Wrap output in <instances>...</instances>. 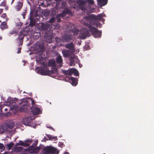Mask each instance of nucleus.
Listing matches in <instances>:
<instances>
[{"instance_id":"c85d7f7f","label":"nucleus","mask_w":154,"mask_h":154,"mask_svg":"<svg viewBox=\"0 0 154 154\" xmlns=\"http://www.w3.org/2000/svg\"><path fill=\"white\" fill-rule=\"evenodd\" d=\"M38 143V140H35L33 143L32 145L29 147V149H32L33 147H35L37 145Z\"/></svg>"},{"instance_id":"864d4df0","label":"nucleus","mask_w":154,"mask_h":154,"mask_svg":"<svg viewBox=\"0 0 154 154\" xmlns=\"http://www.w3.org/2000/svg\"><path fill=\"white\" fill-rule=\"evenodd\" d=\"M3 107L2 105H0V112L2 111Z\"/></svg>"},{"instance_id":"49530a36","label":"nucleus","mask_w":154,"mask_h":154,"mask_svg":"<svg viewBox=\"0 0 154 154\" xmlns=\"http://www.w3.org/2000/svg\"><path fill=\"white\" fill-rule=\"evenodd\" d=\"M56 41L58 43L60 41V39L58 37L55 38Z\"/></svg>"},{"instance_id":"4468645a","label":"nucleus","mask_w":154,"mask_h":154,"mask_svg":"<svg viewBox=\"0 0 154 154\" xmlns=\"http://www.w3.org/2000/svg\"><path fill=\"white\" fill-rule=\"evenodd\" d=\"M73 53L70 50H64L62 51L63 55L65 57H69Z\"/></svg>"},{"instance_id":"e2e57ef3","label":"nucleus","mask_w":154,"mask_h":154,"mask_svg":"<svg viewBox=\"0 0 154 154\" xmlns=\"http://www.w3.org/2000/svg\"><path fill=\"white\" fill-rule=\"evenodd\" d=\"M69 2H73V0H69Z\"/></svg>"},{"instance_id":"cd10ccee","label":"nucleus","mask_w":154,"mask_h":154,"mask_svg":"<svg viewBox=\"0 0 154 154\" xmlns=\"http://www.w3.org/2000/svg\"><path fill=\"white\" fill-rule=\"evenodd\" d=\"M47 136L49 140H54L55 141H56L57 140V137L52 136L50 134L47 135Z\"/></svg>"},{"instance_id":"e433bc0d","label":"nucleus","mask_w":154,"mask_h":154,"mask_svg":"<svg viewBox=\"0 0 154 154\" xmlns=\"http://www.w3.org/2000/svg\"><path fill=\"white\" fill-rule=\"evenodd\" d=\"M5 149V147L3 144L0 143V152L3 151Z\"/></svg>"},{"instance_id":"6e6d98bb","label":"nucleus","mask_w":154,"mask_h":154,"mask_svg":"<svg viewBox=\"0 0 154 154\" xmlns=\"http://www.w3.org/2000/svg\"><path fill=\"white\" fill-rule=\"evenodd\" d=\"M3 9H0V14L3 12Z\"/></svg>"},{"instance_id":"4be33fe9","label":"nucleus","mask_w":154,"mask_h":154,"mask_svg":"<svg viewBox=\"0 0 154 154\" xmlns=\"http://www.w3.org/2000/svg\"><path fill=\"white\" fill-rule=\"evenodd\" d=\"M22 103L23 104L20 108V110L21 111H24L26 109L27 106L26 103Z\"/></svg>"},{"instance_id":"9b49d317","label":"nucleus","mask_w":154,"mask_h":154,"mask_svg":"<svg viewBox=\"0 0 154 154\" xmlns=\"http://www.w3.org/2000/svg\"><path fill=\"white\" fill-rule=\"evenodd\" d=\"M31 111L33 115H38L40 114L41 110L38 108L33 106L31 108Z\"/></svg>"},{"instance_id":"1a4fd4ad","label":"nucleus","mask_w":154,"mask_h":154,"mask_svg":"<svg viewBox=\"0 0 154 154\" xmlns=\"http://www.w3.org/2000/svg\"><path fill=\"white\" fill-rule=\"evenodd\" d=\"M40 29L43 31L50 32V26L48 24L42 23L40 26Z\"/></svg>"},{"instance_id":"dca6fc26","label":"nucleus","mask_w":154,"mask_h":154,"mask_svg":"<svg viewBox=\"0 0 154 154\" xmlns=\"http://www.w3.org/2000/svg\"><path fill=\"white\" fill-rule=\"evenodd\" d=\"M69 80L72 82V84L73 86H75L77 84V79L71 77L69 78Z\"/></svg>"},{"instance_id":"f704fd0d","label":"nucleus","mask_w":154,"mask_h":154,"mask_svg":"<svg viewBox=\"0 0 154 154\" xmlns=\"http://www.w3.org/2000/svg\"><path fill=\"white\" fill-rule=\"evenodd\" d=\"M14 125L13 123L8 124L7 125V127L10 129H12L14 127Z\"/></svg>"},{"instance_id":"37998d69","label":"nucleus","mask_w":154,"mask_h":154,"mask_svg":"<svg viewBox=\"0 0 154 154\" xmlns=\"http://www.w3.org/2000/svg\"><path fill=\"white\" fill-rule=\"evenodd\" d=\"M55 20L54 17H51L49 20L48 22L50 23H53Z\"/></svg>"},{"instance_id":"a19ab883","label":"nucleus","mask_w":154,"mask_h":154,"mask_svg":"<svg viewBox=\"0 0 154 154\" xmlns=\"http://www.w3.org/2000/svg\"><path fill=\"white\" fill-rule=\"evenodd\" d=\"M40 51L42 53L45 51V48L44 46H42L40 48Z\"/></svg>"},{"instance_id":"20e7f679","label":"nucleus","mask_w":154,"mask_h":154,"mask_svg":"<svg viewBox=\"0 0 154 154\" xmlns=\"http://www.w3.org/2000/svg\"><path fill=\"white\" fill-rule=\"evenodd\" d=\"M32 142V140L31 139H27L24 142L22 140H19L18 143H17L15 146H17L19 145L22 146H23L26 147L30 145V144Z\"/></svg>"},{"instance_id":"39448f33","label":"nucleus","mask_w":154,"mask_h":154,"mask_svg":"<svg viewBox=\"0 0 154 154\" xmlns=\"http://www.w3.org/2000/svg\"><path fill=\"white\" fill-rule=\"evenodd\" d=\"M93 18L94 23L92 24L97 26H100V23L98 21L97 22V21H101L103 19L102 15L100 14H99L97 16H96L93 14Z\"/></svg>"},{"instance_id":"f03ea898","label":"nucleus","mask_w":154,"mask_h":154,"mask_svg":"<svg viewBox=\"0 0 154 154\" xmlns=\"http://www.w3.org/2000/svg\"><path fill=\"white\" fill-rule=\"evenodd\" d=\"M84 24L88 28L90 32L94 37L98 38L100 36L101 32L98 30L96 28L92 26L87 23H85Z\"/></svg>"},{"instance_id":"ea45409f","label":"nucleus","mask_w":154,"mask_h":154,"mask_svg":"<svg viewBox=\"0 0 154 154\" xmlns=\"http://www.w3.org/2000/svg\"><path fill=\"white\" fill-rule=\"evenodd\" d=\"M87 2L89 4V5H93L94 3L93 0H87Z\"/></svg>"},{"instance_id":"f257e3e1","label":"nucleus","mask_w":154,"mask_h":154,"mask_svg":"<svg viewBox=\"0 0 154 154\" xmlns=\"http://www.w3.org/2000/svg\"><path fill=\"white\" fill-rule=\"evenodd\" d=\"M44 64L40 68L36 67V68L38 69L37 72L42 75H50L54 73L52 71L50 70L48 68L47 66H45Z\"/></svg>"},{"instance_id":"7c9ffc66","label":"nucleus","mask_w":154,"mask_h":154,"mask_svg":"<svg viewBox=\"0 0 154 154\" xmlns=\"http://www.w3.org/2000/svg\"><path fill=\"white\" fill-rule=\"evenodd\" d=\"M39 1H40V3L39 4L40 6L43 7H46V5L45 4V2H46V1L43 0H40Z\"/></svg>"},{"instance_id":"9d476101","label":"nucleus","mask_w":154,"mask_h":154,"mask_svg":"<svg viewBox=\"0 0 154 154\" xmlns=\"http://www.w3.org/2000/svg\"><path fill=\"white\" fill-rule=\"evenodd\" d=\"M65 47L69 49L72 52H74L75 51V48L73 43L72 42H70L69 43L66 45Z\"/></svg>"},{"instance_id":"58836bf2","label":"nucleus","mask_w":154,"mask_h":154,"mask_svg":"<svg viewBox=\"0 0 154 154\" xmlns=\"http://www.w3.org/2000/svg\"><path fill=\"white\" fill-rule=\"evenodd\" d=\"M24 124L25 125H28L30 123V121H27V119H24L23 121Z\"/></svg>"},{"instance_id":"052dcab7","label":"nucleus","mask_w":154,"mask_h":154,"mask_svg":"<svg viewBox=\"0 0 154 154\" xmlns=\"http://www.w3.org/2000/svg\"><path fill=\"white\" fill-rule=\"evenodd\" d=\"M4 110L5 111H6L8 110V109L7 108H5V109Z\"/></svg>"},{"instance_id":"423d86ee","label":"nucleus","mask_w":154,"mask_h":154,"mask_svg":"<svg viewBox=\"0 0 154 154\" xmlns=\"http://www.w3.org/2000/svg\"><path fill=\"white\" fill-rule=\"evenodd\" d=\"M89 35V32L87 29L84 28L83 31L80 33L79 37L81 39H84Z\"/></svg>"},{"instance_id":"f3484780","label":"nucleus","mask_w":154,"mask_h":154,"mask_svg":"<svg viewBox=\"0 0 154 154\" xmlns=\"http://www.w3.org/2000/svg\"><path fill=\"white\" fill-rule=\"evenodd\" d=\"M84 18L87 21L90 20V24H92V21H94L93 14H92L90 16H85L84 17Z\"/></svg>"},{"instance_id":"5701e85b","label":"nucleus","mask_w":154,"mask_h":154,"mask_svg":"<svg viewBox=\"0 0 154 154\" xmlns=\"http://www.w3.org/2000/svg\"><path fill=\"white\" fill-rule=\"evenodd\" d=\"M57 63L58 64L62 63L63 62V59L62 57L60 55H58L56 57Z\"/></svg>"},{"instance_id":"4c0bfd02","label":"nucleus","mask_w":154,"mask_h":154,"mask_svg":"<svg viewBox=\"0 0 154 154\" xmlns=\"http://www.w3.org/2000/svg\"><path fill=\"white\" fill-rule=\"evenodd\" d=\"M7 5V2L6 0H4L0 4V6H6Z\"/></svg>"},{"instance_id":"4d7b16f0","label":"nucleus","mask_w":154,"mask_h":154,"mask_svg":"<svg viewBox=\"0 0 154 154\" xmlns=\"http://www.w3.org/2000/svg\"><path fill=\"white\" fill-rule=\"evenodd\" d=\"M55 1L58 2H60L61 1V0H55Z\"/></svg>"},{"instance_id":"6e6552de","label":"nucleus","mask_w":154,"mask_h":154,"mask_svg":"<svg viewBox=\"0 0 154 154\" xmlns=\"http://www.w3.org/2000/svg\"><path fill=\"white\" fill-rule=\"evenodd\" d=\"M25 36V35L22 32H20L18 38L17 39V42L19 44V47L22 45L24 38Z\"/></svg>"},{"instance_id":"0e129e2a","label":"nucleus","mask_w":154,"mask_h":154,"mask_svg":"<svg viewBox=\"0 0 154 154\" xmlns=\"http://www.w3.org/2000/svg\"><path fill=\"white\" fill-rule=\"evenodd\" d=\"M76 7H75V6H73V8H74V9H75L76 8Z\"/></svg>"},{"instance_id":"5fc2aeb1","label":"nucleus","mask_w":154,"mask_h":154,"mask_svg":"<svg viewBox=\"0 0 154 154\" xmlns=\"http://www.w3.org/2000/svg\"><path fill=\"white\" fill-rule=\"evenodd\" d=\"M8 6H6L5 7V10L7 11V10H8Z\"/></svg>"},{"instance_id":"680f3d73","label":"nucleus","mask_w":154,"mask_h":154,"mask_svg":"<svg viewBox=\"0 0 154 154\" xmlns=\"http://www.w3.org/2000/svg\"><path fill=\"white\" fill-rule=\"evenodd\" d=\"M49 128H50L51 129H52V130H53V129H53V128L52 127H49Z\"/></svg>"},{"instance_id":"aec40b11","label":"nucleus","mask_w":154,"mask_h":154,"mask_svg":"<svg viewBox=\"0 0 154 154\" xmlns=\"http://www.w3.org/2000/svg\"><path fill=\"white\" fill-rule=\"evenodd\" d=\"M8 28L7 23L6 22H3L0 25V28L2 30H3Z\"/></svg>"},{"instance_id":"a18cd8bd","label":"nucleus","mask_w":154,"mask_h":154,"mask_svg":"<svg viewBox=\"0 0 154 154\" xmlns=\"http://www.w3.org/2000/svg\"><path fill=\"white\" fill-rule=\"evenodd\" d=\"M63 73L66 75H69V70H63Z\"/></svg>"},{"instance_id":"2eb2a0df","label":"nucleus","mask_w":154,"mask_h":154,"mask_svg":"<svg viewBox=\"0 0 154 154\" xmlns=\"http://www.w3.org/2000/svg\"><path fill=\"white\" fill-rule=\"evenodd\" d=\"M71 13V11L69 9H66L65 10L63 11L60 14H58L61 17H65L66 14H70Z\"/></svg>"},{"instance_id":"72a5a7b5","label":"nucleus","mask_w":154,"mask_h":154,"mask_svg":"<svg viewBox=\"0 0 154 154\" xmlns=\"http://www.w3.org/2000/svg\"><path fill=\"white\" fill-rule=\"evenodd\" d=\"M40 149V147H36L35 148L33 147L31 149L32 150V151L31 152H35L39 151Z\"/></svg>"},{"instance_id":"6ab92c4d","label":"nucleus","mask_w":154,"mask_h":154,"mask_svg":"<svg viewBox=\"0 0 154 154\" xmlns=\"http://www.w3.org/2000/svg\"><path fill=\"white\" fill-rule=\"evenodd\" d=\"M98 5L101 6H103L106 5L108 2L107 0H98Z\"/></svg>"},{"instance_id":"393cba45","label":"nucleus","mask_w":154,"mask_h":154,"mask_svg":"<svg viewBox=\"0 0 154 154\" xmlns=\"http://www.w3.org/2000/svg\"><path fill=\"white\" fill-rule=\"evenodd\" d=\"M72 31L74 35H76L78 33L79 30L77 28L74 27L72 29Z\"/></svg>"},{"instance_id":"7ed1b4c3","label":"nucleus","mask_w":154,"mask_h":154,"mask_svg":"<svg viewBox=\"0 0 154 154\" xmlns=\"http://www.w3.org/2000/svg\"><path fill=\"white\" fill-rule=\"evenodd\" d=\"M42 152L44 154H52L58 153L57 149L51 146H47L43 149Z\"/></svg>"},{"instance_id":"c03bdc74","label":"nucleus","mask_w":154,"mask_h":154,"mask_svg":"<svg viewBox=\"0 0 154 154\" xmlns=\"http://www.w3.org/2000/svg\"><path fill=\"white\" fill-rule=\"evenodd\" d=\"M75 71L74 72V75L75 76H78L79 75V72L76 69H75Z\"/></svg>"},{"instance_id":"13d9d810","label":"nucleus","mask_w":154,"mask_h":154,"mask_svg":"<svg viewBox=\"0 0 154 154\" xmlns=\"http://www.w3.org/2000/svg\"><path fill=\"white\" fill-rule=\"evenodd\" d=\"M64 154H69V153L68 152H65Z\"/></svg>"},{"instance_id":"a211bd4d","label":"nucleus","mask_w":154,"mask_h":154,"mask_svg":"<svg viewBox=\"0 0 154 154\" xmlns=\"http://www.w3.org/2000/svg\"><path fill=\"white\" fill-rule=\"evenodd\" d=\"M72 39L71 37L68 35H64L62 37V41L64 42H69Z\"/></svg>"},{"instance_id":"c9c22d12","label":"nucleus","mask_w":154,"mask_h":154,"mask_svg":"<svg viewBox=\"0 0 154 154\" xmlns=\"http://www.w3.org/2000/svg\"><path fill=\"white\" fill-rule=\"evenodd\" d=\"M75 69L74 68L71 69L69 70V75H71L73 74L75 71Z\"/></svg>"},{"instance_id":"b1692460","label":"nucleus","mask_w":154,"mask_h":154,"mask_svg":"<svg viewBox=\"0 0 154 154\" xmlns=\"http://www.w3.org/2000/svg\"><path fill=\"white\" fill-rule=\"evenodd\" d=\"M17 100V99L16 98H13L10 97L9 98L8 100V102L10 103H15Z\"/></svg>"},{"instance_id":"69168bd1","label":"nucleus","mask_w":154,"mask_h":154,"mask_svg":"<svg viewBox=\"0 0 154 154\" xmlns=\"http://www.w3.org/2000/svg\"><path fill=\"white\" fill-rule=\"evenodd\" d=\"M2 154H8V152H5L4 153Z\"/></svg>"},{"instance_id":"473e14b6","label":"nucleus","mask_w":154,"mask_h":154,"mask_svg":"<svg viewBox=\"0 0 154 154\" xmlns=\"http://www.w3.org/2000/svg\"><path fill=\"white\" fill-rule=\"evenodd\" d=\"M67 7V5L66 3L65 2H63L62 3V4L61 5V7L62 8L64 9H67L66 8Z\"/></svg>"},{"instance_id":"412c9836","label":"nucleus","mask_w":154,"mask_h":154,"mask_svg":"<svg viewBox=\"0 0 154 154\" xmlns=\"http://www.w3.org/2000/svg\"><path fill=\"white\" fill-rule=\"evenodd\" d=\"M79 2V1H78ZM80 4L82 5L80 6V8L82 10V11L85 12H87V9L85 7V5L82 4V2L81 1H79Z\"/></svg>"},{"instance_id":"603ef678","label":"nucleus","mask_w":154,"mask_h":154,"mask_svg":"<svg viewBox=\"0 0 154 154\" xmlns=\"http://www.w3.org/2000/svg\"><path fill=\"white\" fill-rule=\"evenodd\" d=\"M21 48L19 47V48L18 49V51H17V53L19 54L21 52Z\"/></svg>"},{"instance_id":"de8ad7c7","label":"nucleus","mask_w":154,"mask_h":154,"mask_svg":"<svg viewBox=\"0 0 154 154\" xmlns=\"http://www.w3.org/2000/svg\"><path fill=\"white\" fill-rule=\"evenodd\" d=\"M6 14L5 13H4L1 16V17L2 18H5L6 17Z\"/></svg>"},{"instance_id":"f8f14e48","label":"nucleus","mask_w":154,"mask_h":154,"mask_svg":"<svg viewBox=\"0 0 154 154\" xmlns=\"http://www.w3.org/2000/svg\"><path fill=\"white\" fill-rule=\"evenodd\" d=\"M29 19L30 21L29 26L31 27L33 26H34L35 24V21L31 12H30V17Z\"/></svg>"},{"instance_id":"338daca9","label":"nucleus","mask_w":154,"mask_h":154,"mask_svg":"<svg viewBox=\"0 0 154 154\" xmlns=\"http://www.w3.org/2000/svg\"><path fill=\"white\" fill-rule=\"evenodd\" d=\"M57 5H58V4L57 3V6H56V8H57V9H58V8H57Z\"/></svg>"},{"instance_id":"774afa93","label":"nucleus","mask_w":154,"mask_h":154,"mask_svg":"<svg viewBox=\"0 0 154 154\" xmlns=\"http://www.w3.org/2000/svg\"><path fill=\"white\" fill-rule=\"evenodd\" d=\"M2 37H1V36H0V40L2 39Z\"/></svg>"},{"instance_id":"c756f323","label":"nucleus","mask_w":154,"mask_h":154,"mask_svg":"<svg viewBox=\"0 0 154 154\" xmlns=\"http://www.w3.org/2000/svg\"><path fill=\"white\" fill-rule=\"evenodd\" d=\"M48 65L50 66H54L55 65V63L53 60H50L48 62Z\"/></svg>"},{"instance_id":"3c124183","label":"nucleus","mask_w":154,"mask_h":154,"mask_svg":"<svg viewBox=\"0 0 154 154\" xmlns=\"http://www.w3.org/2000/svg\"><path fill=\"white\" fill-rule=\"evenodd\" d=\"M22 25V23H19L18 24H17V26H18V27L19 28H20L21 26Z\"/></svg>"},{"instance_id":"bf43d9fd","label":"nucleus","mask_w":154,"mask_h":154,"mask_svg":"<svg viewBox=\"0 0 154 154\" xmlns=\"http://www.w3.org/2000/svg\"><path fill=\"white\" fill-rule=\"evenodd\" d=\"M14 0H12V2H11V4H12V3L14 2Z\"/></svg>"},{"instance_id":"79ce46f5","label":"nucleus","mask_w":154,"mask_h":154,"mask_svg":"<svg viewBox=\"0 0 154 154\" xmlns=\"http://www.w3.org/2000/svg\"><path fill=\"white\" fill-rule=\"evenodd\" d=\"M60 17H61L58 14H57L56 16V19H57V22H58L60 23L61 22Z\"/></svg>"},{"instance_id":"0eeeda50","label":"nucleus","mask_w":154,"mask_h":154,"mask_svg":"<svg viewBox=\"0 0 154 154\" xmlns=\"http://www.w3.org/2000/svg\"><path fill=\"white\" fill-rule=\"evenodd\" d=\"M44 37L47 42L50 43L52 42V37L50 32H45Z\"/></svg>"},{"instance_id":"09e8293b","label":"nucleus","mask_w":154,"mask_h":154,"mask_svg":"<svg viewBox=\"0 0 154 154\" xmlns=\"http://www.w3.org/2000/svg\"><path fill=\"white\" fill-rule=\"evenodd\" d=\"M26 11L24 12L22 14V15L23 16V19L25 18V16L26 15Z\"/></svg>"},{"instance_id":"ddd939ff","label":"nucleus","mask_w":154,"mask_h":154,"mask_svg":"<svg viewBox=\"0 0 154 154\" xmlns=\"http://www.w3.org/2000/svg\"><path fill=\"white\" fill-rule=\"evenodd\" d=\"M23 2H18L17 5L15 6V9L17 11H20L23 6Z\"/></svg>"},{"instance_id":"8fccbe9b","label":"nucleus","mask_w":154,"mask_h":154,"mask_svg":"<svg viewBox=\"0 0 154 154\" xmlns=\"http://www.w3.org/2000/svg\"><path fill=\"white\" fill-rule=\"evenodd\" d=\"M17 108V106L16 105H13V107H12V106L11 107H10V108H13V109H16Z\"/></svg>"},{"instance_id":"2f4dec72","label":"nucleus","mask_w":154,"mask_h":154,"mask_svg":"<svg viewBox=\"0 0 154 154\" xmlns=\"http://www.w3.org/2000/svg\"><path fill=\"white\" fill-rule=\"evenodd\" d=\"M69 63H70V66H74L75 65L74 63V59L72 57H70L69 58Z\"/></svg>"},{"instance_id":"a878e982","label":"nucleus","mask_w":154,"mask_h":154,"mask_svg":"<svg viewBox=\"0 0 154 154\" xmlns=\"http://www.w3.org/2000/svg\"><path fill=\"white\" fill-rule=\"evenodd\" d=\"M14 144L13 142H11L7 144L6 146L7 149L10 150L13 147Z\"/></svg>"},{"instance_id":"bb28decb","label":"nucleus","mask_w":154,"mask_h":154,"mask_svg":"<svg viewBox=\"0 0 154 154\" xmlns=\"http://www.w3.org/2000/svg\"><path fill=\"white\" fill-rule=\"evenodd\" d=\"M23 149L22 147H16L14 148L13 151L14 152H18L21 151Z\"/></svg>"}]
</instances>
